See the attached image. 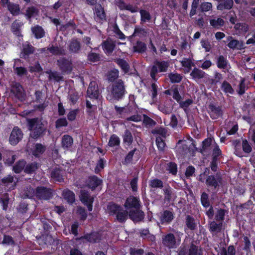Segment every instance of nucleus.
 <instances>
[{
    "label": "nucleus",
    "instance_id": "f257e3e1",
    "mask_svg": "<svg viewBox=\"0 0 255 255\" xmlns=\"http://www.w3.org/2000/svg\"><path fill=\"white\" fill-rule=\"evenodd\" d=\"M46 122L38 118L28 120V128L31 131L30 136L37 138L45 130Z\"/></svg>",
    "mask_w": 255,
    "mask_h": 255
},
{
    "label": "nucleus",
    "instance_id": "f03ea898",
    "mask_svg": "<svg viewBox=\"0 0 255 255\" xmlns=\"http://www.w3.org/2000/svg\"><path fill=\"white\" fill-rule=\"evenodd\" d=\"M35 196L39 199L48 200L51 196V192L50 189L43 187H38L35 191L33 189H29V190L26 193L25 197L31 198Z\"/></svg>",
    "mask_w": 255,
    "mask_h": 255
},
{
    "label": "nucleus",
    "instance_id": "7ed1b4c3",
    "mask_svg": "<svg viewBox=\"0 0 255 255\" xmlns=\"http://www.w3.org/2000/svg\"><path fill=\"white\" fill-rule=\"evenodd\" d=\"M111 98L119 100L122 98L125 94L123 82L121 80L114 83L108 89Z\"/></svg>",
    "mask_w": 255,
    "mask_h": 255
},
{
    "label": "nucleus",
    "instance_id": "20e7f679",
    "mask_svg": "<svg viewBox=\"0 0 255 255\" xmlns=\"http://www.w3.org/2000/svg\"><path fill=\"white\" fill-rule=\"evenodd\" d=\"M162 243L169 249H175L180 244L181 239L179 235L176 238L173 234L169 233L162 236Z\"/></svg>",
    "mask_w": 255,
    "mask_h": 255
},
{
    "label": "nucleus",
    "instance_id": "39448f33",
    "mask_svg": "<svg viewBox=\"0 0 255 255\" xmlns=\"http://www.w3.org/2000/svg\"><path fill=\"white\" fill-rule=\"evenodd\" d=\"M81 201L87 206L89 211L92 210V204L94 201V197L91 196L85 189H82L79 196Z\"/></svg>",
    "mask_w": 255,
    "mask_h": 255
},
{
    "label": "nucleus",
    "instance_id": "423d86ee",
    "mask_svg": "<svg viewBox=\"0 0 255 255\" xmlns=\"http://www.w3.org/2000/svg\"><path fill=\"white\" fill-rule=\"evenodd\" d=\"M168 67V63L166 61L157 62L152 67L150 76L152 78L155 80L156 74L158 72H163L167 71Z\"/></svg>",
    "mask_w": 255,
    "mask_h": 255
},
{
    "label": "nucleus",
    "instance_id": "0eeeda50",
    "mask_svg": "<svg viewBox=\"0 0 255 255\" xmlns=\"http://www.w3.org/2000/svg\"><path fill=\"white\" fill-rule=\"evenodd\" d=\"M23 133L17 127L13 128L9 136V141L11 145L17 144L22 138Z\"/></svg>",
    "mask_w": 255,
    "mask_h": 255
},
{
    "label": "nucleus",
    "instance_id": "6e6552de",
    "mask_svg": "<svg viewBox=\"0 0 255 255\" xmlns=\"http://www.w3.org/2000/svg\"><path fill=\"white\" fill-rule=\"evenodd\" d=\"M125 206L128 212L130 210L140 208L139 200L137 198L129 197L127 199Z\"/></svg>",
    "mask_w": 255,
    "mask_h": 255
},
{
    "label": "nucleus",
    "instance_id": "1a4fd4ad",
    "mask_svg": "<svg viewBox=\"0 0 255 255\" xmlns=\"http://www.w3.org/2000/svg\"><path fill=\"white\" fill-rule=\"evenodd\" d=\"M58 65L63 72L68 73L71 72L72 70L71 62L64 58H60L57 61Z\"/></svg>",
    "mask_w": 255,
    "mask_h": 255
},
{
    "label": "nucleus",
    "instance_id": "9d476101",
    "mask_svg": "<svg viewBox=\"0 0 255 255\" xmlns=\"http://www.w3.org/2000/svg\"><path fill=\"white\" fill-rule=\"evenodd\" d=\"M116 46V42L110 38L107 39L102 44V47L106 54L111 55Z\"/></svg>",
    "mask_w": 255,
    "mask_h": 255
},
{
    "label": "nucleus",
    "instance_id": "9b49d317",
    "mask_svg": "<svg viewBox=\"0 0 255 255\" xmlns=\"http://www.w3.org/2000/svg\"><path fill=\"white\" fill-rule=\"evenodd\" d=\"M87 95L90 98L97 99L99 97L98 86L95 82H91L87 90Z\"/></svg>",
    "mask_w": 255,
    "mask_h": 255
},
{
    "label": "nucleus",
    "instance_id": "f8f14e48",
    "mask_svg": "<svg viewBox=\"0 0 255 255\" xmlns=\"http://www.w3.org/2000/svg\"><path fill=\"white\" fill-rule=\"evenodd\" d=\"M159 219L162 224H169L174 219V214L170 211L165 210L160 213Z\"/></svg>",
    "mask_w": 255,
    "mask_h": 255
},
{
    "label": "nucleus",
    "instance_id": "ddd939ff",
    "mask_svg": "<svg viewBox=\"0 0 255 255\" xmlns=\"http://www.w3.org/2000/svg\"><path fill=\"white\" fill-rule=\"evenodd\" d=\"M222 182L221 178L219 176H209L206 179V183L210 187H213L216 188L221 185Z\"/></svg>",
    "mask_w": 255,
    "mask_h": 255
},
{
    "label": "nucleus",
    "instance_id": "4468645a",
    "mask_svg": "<svg viewBox=\"0 0 255 255\" xmlns=\"http://www.w3.org/2000/svg\"><path fill=\"white\" fill-rule=\"evenodd\" d=\"M128 214L130 218L134 222L141 221L144 217V213L140 210V208L130 210Z\"/></svg>",
    "mask_w": 255,
    "mask_h": 255
},
{
    "label": "nucleus",
    "instance_id": "2eb2a0df",
    "mask_svg": "<svg viewBox=\"0 0 255 255\" xmlns=\"http://www.w3.org/2000/svg\"><path fill=\"white\" fill-rule=\"evenodd\" d=\"M181 65L184 67L185 72L189 73L191 70V68L195 66L194 59L192 57L183 58L180 61Z\"/></svg>",
    "mask_w": 255,
    "mask_h": 255
},
{
    "label": "nucleus",
    "instance_id": "dca6fc26",
    "mask_svg": "<svg viewBox=\"0 0 255 255\" xmlns=\"http://www.w3.org/2000/svg\"><path fill=\"white\" fill-rule=\"evenodd\" d=\"M227 40L230 41L228 44V46L233 49H237L241 50L243 48L244 44L243 43L239 40L233 39L232 36H228Z\"/></svg>",
    "mask_w": 255,
    "mask_h": 255
},
{
    "label": "nucleus",
    "instance_id": "f3484780",
    "mask_svg": "<svg viewBox=\"0 0 255 255\" xmlns=\"http://www.w3.org/2000/svg\"><path fill=\"white\" fill-rule=\"evenodd\" d=\"M209 113L213 119H217L222 115V111L219 107L213 105H210L209 107Z\"/></svg>",
    "mask_w": 255,
    "mask_h": 255
},
{
    "label": "nucleus",
    "instance_id": "a211bd4d",
    "mask_svg": "<svg viewBox=\"0 0 255 255\" xmlns=\"http://www.w3.org/2000/svg\"><path fill=\"white\" fill-rule=\"evenodd\" d=\"M102 183V180L95 176L90 177L87 181V186L92 189H95Z\"/></svg>",
    "mask_w": 255,
    "mask_h": 255
},
{
    "label": "nucleus",
    "instance_id": "6ab92c4d",
    "mask_svg": "<svg viewBox=\"0 0 255 255\" xmlns=\"http://www.w3.org/2000/svg\"><path fill=\"white\" fill-rule=\"evenodd\" d=\"M95 14L97 20L105 19L106 16L103 7L101 4H97L95 7Z\"/></svg>",
    "mask_w": 255,
    "mask_h": 255
},
{
    "label": "nucleus",
    "instance_id": "aec40b11",
    "mask_svg": "<svg viewBox=\"0 0 255 255\" xmlns=\"http://www.w3.org/2000/svg\"><path fill=\"white\" fill-rule=\"evenodd\" d=\"M73 143V140L71 136L69 135H64L63 136L61 143L62 147L64 149H68L71 147Z\"/></svg>",
    "mask_w": 255,
    "mask_h": 255
},
{
    "label": "nucleus",
    "instance_id": "412c9836",
    "mask_svg": "<svg viewBox=\"0 0 255 255\" xmlns=\"http://www.w3.org/2000/svg\"><path fill=\"white\" fill-rule=\"evenodd\" d=\"M233 0H222L217 5V8L218 10H223V9H230L233 5Z\"/></svg>",
    "mask_w": 255,
    "mask_h": 255
},
{
    "label": "nucleus",
    "instance_id": "4be33fe9",
    "mask_svg": "<svg viewBox=\"0 0 255 255\" xmlns=\"http://www.w3.org/2000/svg\"><path fill=\"white\" fill-rule=\"evenodd\" d=\"M23 23L19 20H15L12 24L11 30L17 36H22V35L20 34V29Z\"/></svg>",
    "mask_w": 255,
    "mask_h": 255
},
{
    "label": "nucleus",
    "instance_id": "5701e85b",
    "mask_svg": "<svg viewBox=\"0 0 255 255\" xmlns=\"http://www.w3.org/2000/svg\"><path fill=\"white\" fill-rule=\"evenodd\" d=\"M210 25L214 28L219 29L225 24V21L221 18H214L210 20Z\"/></svg>",
    "mask_w": 255,
    "mask_h": 255
},
{
    "label": "nucleus",
    "instance_id": "b1692460",
    "mask_svg": "<svg viewBox=\"0 0 255 255\" xmlns=\"http://www.w3.org/2000/svg\"><path fill=\"white\" fill-rule=\"evenodd\" d=\"M2 182L4 184V186L8 188V190L13 189L15 186V183L13 181V177L10 175L2 179Z\"/></svg>",
    "mask_w": 255,
    "mask_h": 255
},
{
    "label": "nucleus",
    "instance_id": "393cba45",
    "mask_svg": "<svg viewBox=\"0 0 255 255\" xmlns=\"http://www.w3.org/2000/svg\"><path fill=\"white\" fill-rule=\"evenodd\" d=\"M69 47L72 52L77 53L80 49V43L77 40L73 39L70 41Z\"/></svg>",
    "mask_w": 255,
    "mask_h": 255
},
{
    "label": "nucleus",
    "instance_id": "a878e982",
    "mask_svg": "<svg viewBox=\"0 0 255 255\" xmlns=\"http://www.w3.org/2000/svg\"><path fill=\"white\" fill-rule=\"evenodd\" d=\"M190 75L194 79H200L205 77V73L198 68H194Z\"/></svg>",
    "mask_w": 255,
    "mask_h": 255
},
{
    "label": "nucleus",
    "instance_id": "bb28decb",
    "mask_svg": "<svg viewBox=\"0 0 255 255\" xmlns=\"http://www.w3.org/2000/svg\"><path fill=\"white\" fill-rule=\"evenodd\" d=\"M62 195L68 202L72 203L75 201V194L71 191L65 190L63 191Z\"/></svg>",
    "mask_w": 255,
    "mask_h": 255
},
{
    "label": "nucleus",
    "instance_id": "cd10ccee",
    "mask_svg": "<svg viewBox=\"0 0 255 255\" xmlns=\"http://www.w3.org/2000/svg\"><path fill=\"white\" fill-rule=\"evenodd\" d=\"M32 33L36 38H40L44 36V31L43 28L38 25L35 26L31 29Z\"/></svg>",
    "mask_w": 255,
    "mask_h": 255
},
{
    "label": "nucleus",
    "instance_id": "c85d7f7f",
    "mask_svg": "<svg viewBox=\"0 0 255 255\" xmlns=\"http://www.w3.org/2000/svg\"><path fill=\"white\" fill-rule=\"evenodd\" d=\"M221 89L226 94H233L234 93V90L230 84L226 81L223 82L221 85Z\"/></svg>",
    "mask_w": 255,
    "mask_h": 255
},
{
    "label": "nucleus",
    "instance_id": "c756f323",
    "mask_svg": "<svg viewBox=\"0 0 255 255\" xmlns=\"http://www.w3.org/2000/svg\"><path fill=\"white\" fill-rule=\"evenodd\" d=\"M33 47L29 45L27 42L23 45L22 54L24 58H26V56L33 53Z\"/></svg>",
    "mask_w": 255,
    "mask_h": 255
},
{
    "label": "nucleus",
    "instance_id": "7c9ffc66",
    "mask_svg": "<svg viewBox=\"0 0 255 255\" xmlns=\"http://www.w3.org/2000/svg\"><path fill=\"white\" fill-rule=\"evenodd\" d=\"M120 139L116 134H113L110 137L108 145L110 147H117L120 145Z\"/></svg>",
    "mask_w": 255,
    "mask_h": 255
},
{
    "label": "nucleus",
    "instance_id": "2f4dec72",
    "mask_svg": "<svg viewBox=\"0 0 255 255\" xmlns=\"http://www.w3.org/2000/svg\"><path fill=\"white\" fill-rule=\"evenodd\" d=\"M133 137L131 133L128 130H126L123 135V141L125 144L129 146L132 142Z\"/></svg>",
    "mask_w": 255,
    "mask_h": 255
},
{
    "label": "nucleus",
    "instance_id": "473e14b6",
    "mask_svg": "<svg viewBox=\"0 0 255 255\" xmlns=\"http://www.w3.org/2000/svg\"><path fill=\"white\" fill-rule=\"evenodd\" d=\"M247 89L248 86L246 83H245V79L242 78L238 86V87L236 90L237 93L239 95H242L245 93V91L247 90Z\"/></svg>",
    "mask_w": 255,
    "mask_h": 255
},
{
    "label": "nucleus",
    "instance_id": "72a5a7b5",
    "mask_svg": "<svg viewBox=\"0 0 255 255\" xmlns=\"http://www.w3.org/2000/svg\"><path fill=\"white\" fill-rule=\"evenodd\" d=\"M84 239L90 242L95 243L100 240L99 234L98 233H93L85 236Z\"/></svg>",
    "mask_w": 255,
    "mask_h": 255
},
{
    "label": "nucleus",
    "instance_id": "f704fd0d",
    "mask_svg": "<svg viewBox=\"0 0 255 255\" xmlns=\"http://www.w3.org/2000/svg\"><path fill=\"white\" fill-rule=\"evenodd\" d=\"M48 50L53 55H63L65 53V50L63 48L58 46H52L48 48Z\"/></svg>",
    "mask_w": 255,
    "mask_h": 255
},
{
    "label": "nucleus",
    "instance_id": "c9c22d12",
    "mask_svg": "<svg viewBox=\"0 0 255 255\" xmlns=\"http://www.w3.org/2000/svg\"><path fill=\"white\" fill-rule=\"evenodd\" d=\"M228 60L223 56H220L217 59V66L219 68L225 69L228 65Z\"/></svg>",
    "mask_w": 255,
    "mask_h": 255
},
{
    "label": "nucleus",
    "instance_id": "e433bc0d",
    "mask_svg": "<svg viewBox=\"0 0 255 255\" xmlns=\"http://www.w3.org/2000/svg\"><path fill=\"white\" fill-rule=\"evenodd\" d=\"M164 192L165 194V199L168 201H170L171 199L175 197V194L170 187L165 188Z\"/></svg>",
    "mask_w": 255,
    "mask_h": 255
},
{
    "label": "nucleus",
    "instance_id": "4c0bfd02",
    "mask_svg": "<svg viewBox=\"0 0 255 255\" xmlns=\"http://www.w3.org/2000/svg\"><path fill=\"white\" fill-rule=\"evenodd\" d=\"M128 211H125L122 208L117 213V219L121 222H124L127 217Z\"/></svg>",
    "mask_w": 255,
    "mask_h": 255
},
{
    "label": "nucleus",
    "instance_id": "58836bf2",
    "mask_svg": "<svg viewBox=\"0 0 255 255\" xmlns=\"http://www.w3.org/2000/svg\"><path fill=\"white\" fill-rule=\"evenodd\" d=\"M168 77L172 83H179L182 79V76L177 73H171Z\"/></svg>",
    "mask_w": 255,
    "mask_h": 255
},
{
    "label": "nucleus",
    "instance_id": "ea45409f",
    "mask_svg": "<svg viewBox=\"0 0 255 255\" xmlns=\"http://www.w3.org/2000/svg\"><path fill=\"white\" fill-rule=\"evenodd\" d=\"M149 185L152 188H161L163 187V182L161 180L154 179L149 181Z\"/></svg>",
    "mask_w": 255,
    "mask_h": 255
},
{
    "label": "nucleus",
    "instance_id": "a19ab883",
    "mask_svg": "<svg viewBox=\"0 0 255 255\" xmlns=\"http://www.w3.org/2000/svg\"><path fill=\"white\" fill-rule=\"evenodd\" d=\"M9 11L13 15H17L20 11L19 5L16 4L9 3L7 4Z\"/></svg>",
    "mask_w": 255,
    "mask_h": 255
},
{
    "label": "nucleus",
    "instance_id": "79ce46f5",
    "mask_svg": "<svg viewBox=\"0 0 255 255\" xmlns=\"http://www.w3.org/2000/svg\"><path fill=\"white\" fill-rule=\"evenodd\" d=\"M25 162L24 160L19 161L16 165L13 166V171L17 173H20L23 169L24 170Z\"/></svg>",
    "mask_w": 255,
    "mask_h": 255
},
{
    "label": "nucleus",
    "instance_id": "37998d69",
    "mask_svg": "<svg viewBox=\"0 0 255 255\" xmlns=\"http://www.w3.org/2000/svg\"><path fill=\"white\" fill-rule=\"evenodd\" d=\"M186 224L187 227L191 230H195L196 227L194 219L190 216H187L186 217Z\"/></svg>",
    "mask_w": 255,
    "mask_h": 255
},
{
    "label": "nucleus",
    "instance_id": "c03bdc74",
    "mask_svg": "<svg viewBox=\"0 0 255 255\" xmlns=\"http://www.w3.org/2000/svg\"><path fill=\"white\" fill-rule=\"evenodd\" d=\"M133 48L135 51L142 53L145 51L146 46L143 42L137 41Z\"/></svg>",
    "mask_w": 255,
    "mask_h": 255
},
{
    "label": "nucleus",
    "instance_id": "a18cd8bd",
    "mask_svg": "<svg viewBox=\"0 0 255 255\" xmlns=\"http://www.w3.org/2000/svg\"><path fill=\"white\" fill-rule=\"evenodd\" d=\"M222 226V223H217L215 221H212L210 225V230L212 232H218L220 231Z\"/></svg>",
    "mask_w": 255,
    "mask_h": 255
},
{
    "label": "nucleus",
    "instance_id": "49530a36",
    "mask_svg": "<svg viewBox=\"0 0 255 255\" xmlns=\"http://www.w3.org/2000/svg\"><path fill=\"white\" fill-rule=\"evenodd\" d=\"M121 208L120 206L114 203L110 204L108 206V210L111 214H117Z\"/></svg>",
    "mask_w": 255,
    "mask_h": 255
},
{
    "label": "nucleus",
    "instance_id": "de8ad7c7",
    "mask_svg": "<svg viewBox=\"0 0 255 255\" xmlns=\"http://www.w3.org/2000/svg\"><path fill=\"white\" fill-rule=\"evenodd\" d=\"M116 62L125 72L128 71L129 65L125 60L122 59H118L116 60Z\"/></svg>",
    "mask_w": 255,
    "mask_h": 255
},
{
    "label": "nucleus",
    "instance_id": "09e8293b",
    "mask_svg": "<svg viewBox=\"0 0 255 255\" xmlns=\"http://www.w3.org/2000/svg\"><path fill=\"white\" fill-rule=\"evenodd\" d=\"M38 168L37 164L36 163H31L26 165L24 168V172L27 173H31L34 172Z\"/></svg>",
    "mask_w": 255,
    "mask_h": 255
},
{
    "label": "nucleus",
    "instance_id": "8fccbe9b",
    "mask_svg": "<svg viewBox=\"0 0 255 255\" xmlns=\"http://www.w3.org/2000/svg\"><path fill=\"white\" fill-rule=\"evenodd\" d=\"M44 151V148L40 144H36L34 150L32 151V154L35 156H38Z\"/></svg>",
    "mask_w": 255,
    "mask_h": 255
},
{
    "label": "nucleus",
    "instance_id": "3c124183",
    "mask_svg": "<svg viewBox=\"0 0 255 255\" xmlns=\"http://www.w3.org/2000/svg\"><path fill=\"white\" fill-rule=\"evenodd\" d=\"M18 98H23V88L19 84H15L12 89Z\"/></svg>",
    "mask_w": 255,
    "mask_h": 255
},
{
    "label": "nucleus",
    "instance_id": "603ef678",
    "mask_svg": "<svg viewBox=\"0 0 255 255\" xmlns=\"http://www.w3.org/2000/svg\"><path fill=\"white\" fill-rule=\"evenodd\" d=\"M139 12L141 16V21L146 22L151 19L150 14L147 11L141 9L139 11Z\"/></svg>",
    "mask_w": 255,
    "mask_h": 255
},
{
    "label": "nucleus",
    "instance_id": "864d4df0",
    "mask_svg": "<svg viewBox=\"0 0 255 255\" xmlns=\"http://www.w3.org/2000/svg\"><path fill=\"white\" fill-rule=\"evenodd\" d=\"M236 250L233 246H230L227 250L223 249L221 252V255H235Z\"/></svg>",
    "mask_w": 255,
    "mask_h": 255
},
{
    "label": "nucleus",
    "instance_id": "5fc2aeb1",
    "mask_svg": "<svg viewBox=\"0 0 255 255\" xmlns=\"http://www.w3.org/2000/svg\"><path fill=\"white\" fill-rule=\"evenodd\" d=\"M156 143L159 150L163 151L164 150L165 143L161 137L158 136L156 137Z\"/></svg>",
    "mask_w": 255,
    "mask_h": 255
},
{
    "label": "nucleus",
    "instance_id": "6e6d98bb",
    "mask_svg": "<svg viewBox=\"0 0 255 255\" xmlns=\"http://www.w3.org/2000/svg\"><path fill=\"white\" fill-rule=\"evenodd\" d=\"M37 13V9L34 6H31L26 9L25 15L30 18Z\"/></svg>",
    "mask_w": 255,
    "mask_h": 255
},
{
    "label": "nucleus",
    "instance_id": "4d7b16f0",
    "mask_svg": "<svg viewBox=\"0 0 255 255\" xmlns=\"http://www.w3.org/2000/svg\"><path fill=\"white\" fill-rule=\"evenodd\" d=\"M212 8V4L211 2H204L200 5L201 10L203 12H207Z\"/></svg>",
    "mask_w": 255,
    "mask_h": 255
},
{
    "label": "nucleus",
    "instance_id": "13d9d810",
    "mask_svg": "<svg viewBox=\"0 0 255 255\" xmlns=\"http://www.w3.org/2000/svg\"><path fill=\"white\" fill-rule=\"evenodd\" d=\"M49 74V80L54 79L57 81H60L62 79L61 75L56 72H47Z\"/></svg>",
    "mask_w": 255,
    "mask_h": 255
},
{
    "label": "nucleus",
    "instance_id": "bf43d9fd",
    "mask_svg": "<svg viewBox=\"0 0 255 255\" xmlns=\"http://www.w3.org/2000/svg\"><path fill=\"white\" fill-rule=\"evenodd\" d=\"M157 89L158 85L156 83H153L151 84L150 92L151 93L152 98L154 100V98H155L157 95Z\"/></svg>",
    "mask_w": 255,
    "mask_h": 255
},
{
    "label": "nucleus",
    "instance_id": "052dcab7",
    "mask_svg": "<svg viewBox=\"0 0 255 255\" xmlns=\"http://www.w3.org/2000/svg\"><path fill=\"white\" fill-rule=\"evenodd\" d=\"M201 200L203 206L205 207L209 206L210 203L208 200V195L207 194L203 193L201 195Z\"/></svg>",
    "mask_w": 255,
    "mask_h": 255
},
{
    "label": "nucleus",
    "instance_id": "680f3d73",
    "mask_svg": "<svg viewBox=\"0 0 255 255\" xmlns=\"http://www.w3.org/2000/svg\"><path fill=\"white\" fill-rule=\"evenodd\" d=\"M113 31L119 38L121 39H124L125 38V35L120 30L117 25H115L113 27Z\"/></svg>",
    "mask_w": 255,
    "mask_h": 255
},
{
    "label": "nucleus",
    "instance_id": "e2e57ef3",
    "mask_svg": "<svg viewBox=\"0 0 255 255\" xmlns=\"http://www.w3.org/2000/svg\"><path fill=\"white\" fill-rule=\"evenodd\" d=\"M225 216V211L223 209H218L215 216V219L217 221H222L224 220Z\"/></svg>",
    "mask_w": 255,
    "mask_h": 255
},
{
    "label": "nucleus",
    "instance_id": "0e129e2a",
    "mask_svg": "<svg viewBox=\"0 0 255 255\" xmlns=\"http://www.w3.org/2000/svg\"><path fill=\"white\" fill-rule=\"evenodd\" d=\"M78 111L79 110L78 109L70 111L67 114L68 120L70 121L75 120Z\"/></svg>",
    "mask_w": 255,
    "mask_h": 255
},
{
    "label": "nucleus",
    "instance_id": "69168bd1",
    "mask_svg": "<svg viewBox=\"0 0 255 255\" xmlns=\"http://www.w3.org/2000/svg\"><path fill=\"white\" fill-rule=\"evenodd\" d=\"M51 176L55 180L58 181H61L62 180L61 175L59 170H54L51 172Z\"/></svg>",
    "mask_w": 255,
    "mask_h": 255
},
{
    "label": "nucleus",
    "instance_id": "338daca9",
    "mask_svg": "<svg viewBox=\"0 0 255 255\" xmlns=\"http://www.w3.org/2000/svg\"><path fill=\"white\" fill-rule=\"evenodd\" d=\"M242 147L246 153H250L252 151V147L247 140H244L242 143Z\"/></svg>",
    "mask_w": 255,
    "mask_h": 255
},
{
    "label": "nucleus",
    "instance_id": "774afa93",
    "mask_svg": "<svg viewBox=\"0 0 255 255\" xmlns=\"http://www.w3.org/2000/svg\"><path fill=\"white\" fill-rule=\"evenodd\" d=\"M200 249L198 247L194 244H192L190 249L189 250V255H197L199 252Z\"/></svg>",
    "mask_w": 255,
    "mask_h": 255
}]
</instances>
